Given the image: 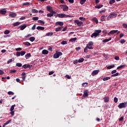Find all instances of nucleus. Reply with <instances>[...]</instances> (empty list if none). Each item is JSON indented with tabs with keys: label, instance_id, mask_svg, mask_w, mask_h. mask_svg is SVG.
Listing matches in <instances>:
<instances>
[{
	"label": "nucleus",
	"instance_id": "774afa93",
	"mask_svg": "<svg viewBox=\"0 0 127 127\" xmlns=\"http://www.w3.org/2000/svg\"><path fill=\"white\" fill-rule=\"evenodd\" d=\"M123 26L124 27H125V28H127V24L124 23V24H123Z\"/></svg>",
	"mask_w": 127,
	"mask_h": 127
},
{
	"label": "nucleus",
	"instance_id": "b1692460",
	"mask_svg": "<svg viewBox=\"0 0 127 127\" xmlns=\"http://www.w3.org/2000/svg\"><path fill=\"white\" fill-rule=\"evenodd\" d=\"M48 53H49L48 51H47L46 50H43L42 51V54H44V55H47Z\"/></svg>",
	"mask_w": 127,
	"mask_h": 127
},
{
	"label": "nucleus",
	"instance_id": "c9c22d12",
	"mask_svg": "<svg viewBox=\"0 0 127 127\" xmlns=\"http://www.w3.org/2000/svg\"><path fill=\"white\" fill-rule=\"evenodd\" d=\"M93 20L94 21H95V22L96 23V24H98V19H97V18H96V17L93 18Z\"/></svg>",
	"mask_w": 127,
	"mask_h": 127
},
{
	"label": "nucleus",
	"instance_id": "09e8293b",
	"mask_svg": "<svg viewBox=\"0 0 127 127\" xmlns=\"http://www.w3.org/2000/svg\"><path fill=\"white\" fill-rule=\"evenodd\" d=\"M61 44H62L63 45H65L67 44V41H63L62 42Z\"/></svg>",
	"mask_w": 127,
	"mask_h": 127
},
{
	"label": "nucleus",
	"instance_id": "6ab92c4d",
	"mask_svg": "<svg viewBox=\"0 0 127 127\" xmlns=\"http://www.w3.org/2000/svg\"><path fill=\"white\" fill-rule=\"evenodd\" d=\"M37 29H38V30H44V29H45V28H44V27L38 26L37 27Z\"/></svg>",
	"mask_w": 127,
	"mask_h": 127
},
{
	"label": "nucleus",
	"instance_id": "49530a36",
	"mask_svg": "<svg viewBox=\"0 0 127 127\" xmlns=\"http://www.w3.org/2000/svg\"><path fill=\"white\" fill-rule=\"evenodd\" d=\"M117 76H119V72H117L115 74H112L111 77H117Z\"/></svg>",
	"mask_w": 127,
	"mask_h": 127
},
{
	"label": "nucleus",
	"instance_id": "20e7f679",
	"mask_svg": "<svg viewBox=\"0 0 127 127\" xmlns=\"http://www.w3.org/2000/svg\"><path fill=\"white\" fill-rule=\"evenodd\" d=\"M74 23H76L78 26H82L83 25V22L79 21V20H75Z\"/></svg>",
	"mask_w": 127,
	"mask_h": 127
},
{
	"label": "nucleus",
	"instance_id": "2eb2a0df",
	"mask_svg": "<svg viewBox=\"0 0 127 127\" xmlns=\"http://www.w3.org/2000/svg\"><path fill=\"white\" fill-rule=\"evenodd\" d=\"M118 32V30H111L109 33L108 35L110 36V34H115V33H117Z\"/></svg>",
	"mask_w": 127,
	"mask_h": 127
},
{
	"label": "nucleus",
	"instance_id": "6e6552de",
	"mask_svg": "<svg viewBox=\"0 0 127 127\" xmlns=\"http://www.w3.org/2000/svg\"><path fill=\"white\" fill-rule=\"evenodd\" d=\"M99 72H100V70H95L93 71V72L91 73L92 76H96V75H97V74L99 73Z\"/></svg>",
	"mask_w": 127,
	"mask_h": 127
},
{
	"label": "nucleus",
	"instance_id": "c85d7f7f",
	"mask_svg": "<svg viewBox=\"0 0 127 127\" xmlns=\"http://www.w3.org/2000/svg\"><path fill=\"white\" fill-rule=\"evenodd\" d=\"M77 40V38H71L69 40L70 42H75Z\"/></svg>",
	"mask_w": 127,
	"mask_h": 127
},
{
	"label": "nucleus",
	"instance_id": "5fc2aeb1",
	"mask_svg": "<svg viewBox=\"0 0 127 127\" xmlns=\"http://www.w3.org/2000/svg\"><path fill=\"white\" fill-rule=\"evenodd\" d=\"M8 95H14V93L12 92V91L8 92Z\"/></svg>",
	"mask_w": 127,
	"mask_h": 127
},
{
	"label": "nucleus",
	"instance_id": "13d9d810",
	"mask_svg": "<svg viewBox=\"0 0 127 127\" xmlns=\"http://www.w3.org/2000/svg\"><path fill=\"white\" fill-rule=\"evenodd\" d=\"M82 86L83 87H85V86H87V85H88V83L87 82H84L82 83Z\"/></svg>",
	"mask_w": 127,
	"mask_h": 127
},
{
	"label": "nucleus",
	"instance_id": "aec40b11",
	"mask_svg": "<svg viewBox=\"0 0 127 127\" xmlns=\"http://www.w3.org/2000/svg\"><path fill=\"white\" fill-rule=\"evenodd\" d=\"M112 40V38H109V39H106L105 40H103L102 41V42H104V43H106V42H109V41Z\"/></svg>",
	"mask_w": 127,
	"mask_h": 127
},
{
	"label": "nucleus",
	"instance_id": "a19ab883",
	"mask_svg": "<svg viewBox=\"0 0 127 127\" xmlns=\"http://www.w3.org/2000/svg\"><path fill=\"white\" fill-rule=\"evenodd\" d=\"M116 2V1L115 0H110L109 1L110 4H113V3H115Z\"/></svg>",
	"mask_w": 127,
	"mask_h": 127
},
{
	"label": "nucleus",
	"instance_id": "2f4dec72",
	"mask_svg": "<svg viewBox=\"0 0 127 127\" xmlns=\"http://www.w3.org/2000/svg\"><path fill=\"white\" fill-rule=\"evenodd\" d=\"M111 79V77L108 76L106 77H104L103 78V81H108V80H110Z\"/></svg>",
	"mask_w": 127,
	"mask_h": 127
},
{
	"label": "nucleus",
	"instance_id": "69168bd1",
	"mask_svg": "<svg viewBox=\"0 0 127 127\" xmlns=\"http://www.w3.org/2000/svg\"><path fill=\"white\" fill-rule=\"evenodd\" d=\"M35 27H36V25L34 24L33 25V27H32V28H31L32 30H35Z\"/></svg>",
	"mask_w": 127,
	"mask_h": 127
},
{
	"label": "nucleus",
	"instance_id": "f3484780",
	"mask_svg": "<svg viewBox=\"0 0 127 127\" xmlns=\"http://www.w3.org/2000/svg\"><path fill=\"white\" fill-rule=\"evenodd\" d=\"M110 99L108 96L105 97L104 98V101L105 103H108L109 102Z\"/></svg>",
	"mask_w": 127,
	"mask_h": 127
},
{
	"label": "nucleus",
	"instance_id": "72a5a7b5",
	"mask_svg": "<svg viewBox=\"0 0 127 127\" xmlns=\"http://www.w3.org/2000/svg\"><path fill=\"white\" fill-rule=\"evenodd\" d=\"M84 58H81L78 60V63H82L84 62Z\"/></svg>",
	"mask_w": 127,
	"mask_h": 127
},
{
	"label": "nucleus",
	"instance_id": "680f3d73",
	"mask_svg": "<svg viewBox=\"0 0 127 127\" xmlns=\"http://www.w3.org/2000/svg\"><path fill=\"white\" fill-rule=\"evenodd\" d=\"M16 56L17 57H18V56H20V52H17V53H16Z\"/></svg>",
	"mask_w": 127,
	"mask_h": 127
},
{
	"label": "nucleus",
	"instance_id": "c03bdc74",
	"mask_svg": "<svg viewBox=\"0 0 127 127\" xmlns=\"http://www.w3.org/2000/svg\"><path fill=\"white\" fill-rule=\"evenodd\" d=\"M38 19H39V17H32L33 20L36 21V20H38Z\"/></svg>",
	"mask_w": 127,
	"mask_h": 127
},
{
	"label": "nucleus",
	"instance_id": "37998d69",
	"mask_svg": "<svg viewBox=\"0 0 127 127\" xmlns=\"http://www.w3.org/2000/svg\"><path fill=\"white\" fill-rule=\"evenodd\" d=\"M86 0H81L80 1V4H84V3H85L86 2Z\"/></svg>",
	"mask_w": 127,
	"mask_h": 127
},
{
	"label": "nucleus",
	"instance_id": "bf43d9fd",
	"mask_svg": "<svg viewBox=\"0 0 127 127\" xmlns=\"http://www.w3.org/2000/svg\"><path fill=\"white\" fill-rule=\"evenodd\" d=\"M100 20H101V21H106V19L102 16H101Z\"/></svg>",
	"mask_w": 127,
	"mask_h": 127
},
{
	"label": "nucleus",
	"instance_id": "4d7b16f0",
	"mask_svg": "<svg viewBox=\"0 0 127 127\" xmlns=\"http://www.w3.org/2000/svg\"><path fill=\"white\" fill-rule=\"evenodd\" d=\"M114 100L115 103H118V98L115 97Z\"/></svg>",
	"mask_w": 127,
	"mask_h": 127
},
{
	"label": "nucleus",
	"instance_id": "338daca9",
	"mask_svg": "<svg viewBox=\"0 0 127 127\" xmlns=\"http://www.w3.org/2000/svg\"><path fill=\"white\" fill-rule=\"evenodd\" d=\"M19 19H20V20H23V19H25V17L22 16L19 18Z\"/></svg>",
	"mask_w": 127,
	"mask_h": 127
},
{
	"label": "nucleus",
	"instance_id": "dca6fc26",
	"mask_svg": "<svg viewBox=\"0 0 127 127\" xmlns=\"http://www.w3.org/2000/svg\"><path fill=\"white\" fill-rule=\"evenodd\" d=\"M5 13H6V9L4 8L0 10V14H5Z\"/></svg>",
	"mask_w": 127,
	"mask_h": 127
},
{
	"label": "nucleus",
	"instance_id": "7ed1b4c3",
	"mask_svg": "<svg viewBox=\"0 0 127 127\" xmlns=\"http://www.w3.org/2000/svg\"><path fill=\"white\" fill-rule=\"evenodd\" d=\"M126 107H127V102L120 103L118 105V108H119V109H123V108H126Z\"/></svg>",
	"mask_w": 127,
	"mask_h": 127
},
{
	"label": "nucleus",
	"instance_id": "0e129e2a",
	"mask_svg": "<svg viewBox=\"0 0 127 127\" xmlns=\"http://www.w3.org/2000/svg\"><path fill=\"white\" fill-rule=\"evenodd\" d=\"M114 59H115V60H120V57H119V56H115Z\"/></svg>",
	"mask_w": 127,
	"mask_h": 127
},
{
	"label": "nucleus",
	"instance_id": "864d4df0",
	"mask_svg": "<svg viewBox=\"0 0 127 127\" xmlns=\"http://www.w3.org/2000/svg\"><path fill=\"white\" fill-rule=\"evenodd\" d=\"M10 114L12 116V117H13V116H14V111H10Z\"/></svg>",
	"mask_w": 127,
	"mask_h": 127
},
{
	"label": "nucleus",
	"instance_id": "e433bc0d",
	"mask_svg": "<svg viewBox=\"0 0 127 127\" xmlns=\"http://www.w3.org/2000/svg\"><path fill=\"white\" fill-rule=\"evenodd\" d=\"M20 53L21 56H23V55H24L25 53H26V52L22 51L20 52Z\"/></svg>",
	"mask_w": 127,
	"mask_h": 127
},
{
	"label": "nucleus",
	"instance_id": "f257e3e1",
	"mask_svg": "<svg viewBox=\"0 0 127 127\" xmlns=\"http://www.w3.org/2000/svg\"><path fill=\"white\" fill-rule=\"evenodd\" d=\"M101 32H102L101 30H95L94 32L91 35V38H93L94 37H97V36H99V35L100 33H101Z\"/></svg>",
	"mask_w": 127,
	"mask_h": 127
},
{
	"label": "nucleus",
	"instance_id": "4468645a",
	"mask_svg": "<svg viewBox=\"0 0 127 127\" xmlns=\"http://www.w3.org/2000/svg\"><path fill=\"white\" fill-rule=\"evenodd\" d=\"M94 45V43L92 41L89 42V43L86 45V46L87 47H93V45Z\"/></svg>",
	"mask_w": 127,
	"mask_h": 127
},
{
	"label": "nucleus",
	"instance_id": "39448f33",
	"mask_svg": "<svg viewBox=\"0 0 127 127\" xmlns=\"http://www.w3.org/2000/svg\"><path fill=\"white\" fill-rule=\"evenodd\" d=\"M50 13H49L47 14V16L48 17H52L53 16V14H55L56 13V12L55 11H52V12H50Z\"/></svg>",
	"mask_w": 127,
	"mask_h": 127
},
{
	"label": "nucleus",
	"instance_id": "6e6d98bb",
	"mask_svg": "<svg viewBox=\"0 0 127 127\" xmlns=\"http://www.w3.org/2000/svg\"><path fill=\"white\" fill-rule=\"evenodd\" d=\"M121 43L124 44L126 43V40L125 39H122L120 41Z\"/></svg>",
	"mask_w": 127,
	"mask_h": 127
},
{
	"label": "nucleus",
	"instance_id": "052dcab7",
	"mask_svg": "<svg viewBox=\"0 0 127 127\" xmlns=\"http://www.w3.org/2000/svg\"><path fill=\"white\" fill-rule=\"evenodd\" d=\"M16 72V70L13 69V70H10V73H15Z\"/></svg>",
	"mask_w": 127,
	"mask_h": 127
},
{
	"label": "nucleus",
	"instance_id": "a878e982",
	"mask_svg": "<svg viewBox=\"0 0 127 127\" xmlns=\"http://www.w3.org/2000/svg\"><path fill=\"white\" fill-rule=\"evenodd\" d=\"M38 23H40L41 24V25H44V24H45V22H44V21H43L41 20H38Z\"/></svg>",
	"mask_w": 127,
	"mask_h": 127
},
{
	"label": "nucleus",
	"instance_id": "7c9ffc66",
	"mask_svg": "<svg viewBox=\"0 0 127 127\" xmlns=\"http://www.w3.org/2000/svg\"><path fill=\"white\" fill-rule=\"evenodd\" d=\"M33 13H38V10H36V9H32L31 10Z\"/></svg>",
	"mask_w": 127,
	"mask_h": 127
},
{
	"label": "nucleus",
	"instance_id": "9d476101",
	"mask_svg": "<svg viewBox=\"0 0 127 127\" xmlns=\"http://www.w3.org/2000/svg\"><path fill=\"white\" fill-rule=\"evenodd\" d=\"M31 67H32V65H30V64H24L22 66V67L24 68V69H27V68H31Z\"/></svg>",
	"mask_w": 127,
	"mask_h": 127
},
{
	"label": "nucleus",
	"instance_id": "58836bf2",
	"mask_svg": "<svg viewBox=\"0 0 127 127\" xmlns=\"http://www.w3.org/2000/svg\"><path fill=\"white\" fill-rule=\"evenodd\" d=\"M11 122V120H9L7 121L6 122L4 123V126H7V125H8V124H10Z\"/></svg>",
	"mask_w": 127,
	"mask_h": 127
},
{
	"label": "nucleus",
	"instance_id": "423d86ee",
	"mask_svg": "<svg viewBox=\"0 0 127 127\" xmlns=\"http://www.w3.org/2000/svg\"><path fill=\"white\" fill-rule=\"evenodd\" d=\"M88 94H89V92H88V90H85L83 92V95L82 97H83L84 98H87V97L89 96Z\"/></svg>",
	"mask_w": 127,
	"mask_h": 127
},
{
	"label": "nucleus",
	"instance_id": "de8ad7c7",
	"mask_svg": "<svg viewBox=\"0 0 127 127\" xmlns=\"http://www.w3.org/2000/svg\"><path fill=\"white\" fill-rule=\"evenodd\" d=\"M16 66L17 67H21L22 66V64H21V63H17L16 64Z\"/></svg>",
	"mask_w": 127,
	"mask_h": 127
},
{
	"label": "nucleus",
	"instance_id": "8fccbe9b",
	"mask_svg": "<svg viewBox=\"0 0 127 127\" xmlns=\"http://www.w3.org/2000/svg\"><path fill=\"white\" fill-rule=\"evenodd\" d=\"M80 20H83V21H85L86 20V18H84L83 17H79Z\"/></svg>",
	"mask_w": 127,
	"mask_h": 127
},
{
	"label": "nucleus",
	"instance_id": "5701e85b",
	"mask_svg": "<svg viewBox=\"0 0 127 127\" xmlns=\"http://www.w3.org/2000/svg\"><path fill=\"white\" fill-rule=\"evenodd\" d=\"M62 28H63V27H59L56 28V32H58V31H61V30H62Z\"/></svg>",
	"mask_w": 127,
	"mask_h": 127
},
{
	"label": "nucleus",
	"instance_id": "ddd939ff",
	"mask_svg": "<svg viewBox=\"0 0 127 127\" xmlns=\"http://www.w3.org/2000/svg\"><path fill=\"white\" fill-rule=\"evenodd\" d=\"M88 49H93V47H88L87 46L84 49V52L87 53L88 52Z\"/></svg>",
	"mask_w": 127,
	"mask_h": 127
},
{
	"label": "nucleus",
	"instance_id": "3c124183",
	"mask_svg": "<svg viewBox=\"0 0 127 127\" xmlns=\"http://www.w3.org/2000/svg\"><path fill=\"white\" fill-rule=\"evenodd\" d=\"M125 66H126V65H121L117 67V69H121L122 68H124V67H125Z\"/></svg>",
	"mask_w": 127,
	"mask_h": 127
},
{
	"label": "nucleus",
	"instance_id": "f03ea898",
	"mask_svg": "<svg viewBox=\"0 0 127 127\" xmlns=\"http://www.w3.org/2000/svg\"><path fill=\"white\" fill-rule=\"evenodd\" d=\"M62 55H63V54L62 52L56 51V53L54 55V58L57 59V58H59V57L62 56Z\"/></svg>",
	"mask_w": 127,
	"mask_h": 127
},
{
	"label": "nucleus",
	"instance_id": "393cba45",
	"mask_svg": "<svg viewBox=\"0 0 127 127\" xmlns=\"http://www.w3.org/2000/svg\"><path fill=\"white\" fill-rule=\"evenodd\" d=\"M23 44H24V45H26V46H30V45H31V44L28 42H23Z\"/></svg>",
	"mask_w": 127,
	"mask_h": 127
},
{
	"label": "nucleus",
	"instance_id": "4c0bfd02",
	"mask_svg": "<svg viewBox=\"0 0 127 127\" xmlns=\"http://www.w3.org/2000/svg\"><path fill=\"white\" fill-rule=\"evenodd\" d=\"M11 122V120H9L7 121L6 122L4 123V126H7V125H8V124H10Z\"/></svg>",
	"mask_w": 127,
	"mask_h": 127
},
{
	"label": "nucleus",
	"instance_id": "412c9836",
	"mask_svg": "<svg viewBox=\"0 0 127 127\" xmlns=\"http://www.w3.org/2000/svg\"><path fill=\"white\" fill-rule=\"evenodd\" d=\"M59 17L60 18H64V17H65V14L64 13L59 14Z\"/></svg>",
	"mask_w": 127,
	"mask_h": 127
},
{
	"label": "nucleus",
	"instance_id": "a211bd4d",
	"mask_svg": "<svg viewBox=\"0 0 127 127\" xmlns=\"http://www.w3.org/2000/svg\"><path fill=\"white\" fill-rule=\"evenodd\" d=\"M56 24L60 25V26H63V25H64V23L62 21H58L57 22Z\"/></svg>",
	"mask_w": 127,
	"mask_h": 127
},
{
	"label": "nucleus",
	"instance_id": "9b49d317",
	"mask_svg": "<svg viewBox=\"0 0 127 127\" xmlns=\"http://www.w3.org/2000/svg\"><path fill=\"white\" fill-rule=\"evenodd\" d=\"M16 15V13L10 12L9 13V16H10V17L14 18Z\"/></svg>",
	"mask_w": 127,
	"mask_h": 127
},
{
	"label": "nucleus",
	"instance_id": "c756f323",
	"mask_svg": "<svg viewBox=\"0 0 127 127\" xmlns=\"http://www.w3.org/2000/svg\"><path fill=\"white\" fill-rule=\"evenodd\" d=\"M111 15V18H114V17H117V14L112 13L110 14Z\"/></svg>",
	"mask_w": 127,
	"mask_h": 127
},
{
	"label": "nucleus",
	"instance_id": "79ce46f5",
	"mask_svg": "<svg viewBox=\"0 0 127 127\" xmlns=\"http://www.w3.org/2000/svg\"><path fill=\"white\" fill-rule=\"evenodd\" d=\"M115 67V64H113L112 65H109L107 67V69H112V68H114Z\"/></svg>",
	"mask_w": 127,
	"mask_h": 127
},
{
	"label": "nucleus",
	"instance_id": "4be33fe9",
	"mask_svg": "<svg viewBox=\"0 0 127 127\" xmlns=\"http://www.w3.org/2000/svg\"><path fill=\"white\" fill-rule=\"evenodd\" d=\"M103 6H104V5L103 4H99V5H97L96 6H95V8H102V7H103Z\"/></svg>",
	"mask_w": 127,
	"mask_h": 127
},
{
	"label": "nucleus",
	"instance_id": "1a4fd4ad",
	"mask_svg": "<svg viewBox=\"0 0 127 127\" xmlns=\"http://www.w3.org/2000/svg\"><path fill=\"white\" fill-rule=\"evenodd\" d=\"M47 10L50 12L54 11V10H53V8H52V7L51 6H47Z\"/></svg>",
	"mask_w": 127,
	"mask_h": 127
},
{
	"label": "nucleus",
	"instance_id": "603ef678",
	"mask_svg": "<svg viewBox=\"0 0 127 127\" xmlns=\"http://www.w3.org/2000/svg\"><path fill=\"white\" fill-rule=\"evenodd\" d=\"M9 30H6L4 32V34H9Z\"/></svg>",
	"mask_w": 127,
	"mask_h": 127
},
{
	"label": "nucleus",
	"instance_id": "f704fd0d",
	"mask_svg": "<svg viewBox=\"0 0 127 127\" xmlns=\"http://www.w3.org/2000/svg\"><path fill=\"white\" fill-rule=\"evenodd\" d=\"M29 40L31 41V42H33V41L35 40V38L34 37H31L29 38Z\"/></svg>",
	"mask_w": 127,
	"mask_h": 127
},
{
	"label": "nucleus",
	"instance_id": "cd10ccee",
	"mask_svg": "<svg viewBox=\"0 0 127 127\" xmlns=\"http://www.w3.org/2000/svg\"><path fill=\"white\" fill-rule=\"evenodd\" d=\"M25 57L26 59H28L29 57H31V54L30 53L27 54L25 56Z\"/></svg>",
	"mask_w": 127,
	"mask_h": 127
},
{
	"label": "nucleus",
	"instance_id": "e2e57ef3",
	"mask_svg": "<svg viewBox=\"0 0 127 127\" xmlns=\"http://www.w3.org/2000/svg\"><path fill=\"white\" fill-rule=\"evenodd\" d=\"M123 121H124V117H121L119 119V122H123Z\"/></svg>",
	"mask_w": 127,
	"mask_h": 127
},
{
	"label": "nucleus",
	"instance_id": "f8f14e48",
	"mask_svg": "<svg viewBox=\"0 0 127 127\" xmlns=\"http://www.w3.org/2000/svg\"><path fill=\"white\" fill-rule=\"evenodd\" d=\"M26 25L25 24H23L20 25L19 28H20V30H23L24 29H25V28H26Z\"/></svg>",
	"mask_w": 127,
	"mask_h": 127
},
{
	"label": "nucleus",
	"instance_id": "bb28decb",
	"mask_svg": "<svg viewBox=\"0 0 127 127\" xmlns=\"http://www.w3.org/2000/svg\"><path fill=\"white\" fill-rule=\"evenodd\" d=\"M20 24V22H16L12 24L13 26H18Z\"/></svg>",
	"mask_w": 127,
	"mask_h": 127
},
{
	"label": "nucleus",
	"instance_id": "a18cd8bd",
	"mask_svg": "<svg viewBox=\"0 0 127 127\" xmlns=\"http://www.w3.org/2000/svg\"><path fill=\"white\" fill-rule=\"evenodd\" d=\"M23 5H30V2H26L23 3Z\"/></svg>",
	"mask_w": 127,
	"mask_h": 127
},
{
	"label": "nucleus",
	"instance_id": "0eeeda50",
	"mask_svg": "<svg viewBox=\"0 0 127 127\" xmlns=\"http://www.w3.org/2000/svg\"><path fill=\"white\" fill-rule=\"evenodd\" d=\"M62 6H63V11H68V10H69V7H68V6L66 5H62Z\"/></svg>",
	"mask_w": 127,
	"mask_h": 127
},
{
	"label": "nucleus",
	"instance_id": "473e14b6",
	"mask_svg": "<svg viewBox=\"0 0 127 127\" xmlns=\"http://www.w3.org/2000/svg\"><path fill=\"white\" fill-rule=\"evenodd\" d=\"M52 35H53V32H49L46 34V36H52Z\"/></svg>",
	"mask_w": 127,
	"mask_h": 127
},
{
	"label": "nucleus",
	"instance_id": "ea45409f",
	"mask_svg": "<svg viewBox=\"0 0 127 127\" xmlns=\"http://www.w3.org/2000/svg\"><path fill=\"white\" fill-rule=\"evenodd\" d=\"M14 107H15V104H14V105H12L11 108H10V111H13V110H14Z\"/></svg>",
	"mask_w": 127,
	"mask_h": 127
}]
</instances>
